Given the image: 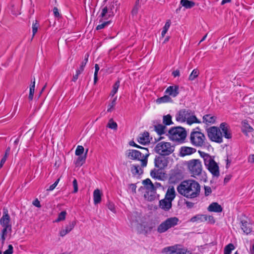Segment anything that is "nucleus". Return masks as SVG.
Masks as SVG:
<instances>
[{
	"label": "nucleus",
	"mask_w": 254,
	"mask_h": 254,
	"mask_svg": "<svg viewBox=\"0 0 254 254\" xmlns=\"http://www.w3.org/2000/svg\"><path fill=\"white\" fill-rule=\"evenodd\" d=\"M206 138L203 133L193 129L190 134V141L195 147H202L205 145Z\"/></svg>",
	"instance_id": "0eeeda50"
},
{
	"label": "nucleus",
	"mask_w": 254,
	"mask_h": 254,
	"mask_svg": "<svg viewBox=\"0 0 254 254\" xmlns=\"http://www.w3.org/2000/svg\"><path fill=\"white\" fill-rule=\"evenodd\" d=\"M206 216V221H208V222L210 223H215V220L212 216L210 215H205Z\"/></svg>",
	"instance_id": "6e6d98bb"
},
{
	"label": "nucleus",
	"mask_w": 254,
	"mask_h": 254,
	"mask_svg": "<svg viewBox=\"0 0 254 254\" xmlns=\"http://www.w3.org/2000/svg\"><path fill=\"white\" fill-rule=\"evenodd\" d=\"M216 119V117L210 114H207L203 117V123L206 125H210L214 124Z\"/></svg>",
	"instance_id": "b1692460"
},
{
	"label": "nucleus",
	"mask_w": 254,
	"mask_h": 254,
	"mask_svg": "<svg viewBox=\"0 0 254 254\" xmlns=\"http://www.w3.org/2000/svg\"><path fill=\"white\" fill-rule=\"evenodd\" d=\"M0 224L2 227L0 234V241L3 245L5 240L10 236L12 232L10 218L6 209H3V214L0 219Z\"/></svg>",
	"instance_id": "f03ea898"
},
{
	"label": "nucleus",
	"mask_w": 254,
	"mask_h": 254,
	"mask_svg": "<svg viewBox=\"0 0 254 254\" xmlns=\"http://www.w3.org/2000/svg\"><path fill=\"white\" fill-rule=\"evenodd\" d=\"M35 79L34 78L33 81L32 82V84L30 86L29 90V94L28 96V98L30 100H32L33 98V96L34 94L35 90Z\"/></svg>",
	"instance_id": "c9c22d12"
},
{
	"label": "nucleus",
	"mask_w": 254,
	"mask_h": 254,
	"mask_svg": "<svg viewBox=\"0 0 254 254\" xmlns=\"http://www.w3.org/2000/svg\"><path fill=\"white\" fill-rule=\"evenodd\" d=\"M171 20H168L164 26L163 27V30L162 31V33H161V36L162 37H164V36L165 35V34H166L167 32L168 31L169 27H170V25H171Z\"/></svg>",
	"instance_id": "4c0bfd02"
},
{
	"label": "nucleus",
	"mask_w": 254,
	"mask_h": 254,
	"mask_svg": "<svg viewBox=\"0 0 254 254\" xmlns=\"http://www.w3.org/2000/svg\"><path fill=\"white\" fill-rule=\"evenodd\" d=\"M53 12L55 16L56 17H59L60 16V13L59 12L58 8L56 7H55L53 9Z\"/></svg>",
	"instance_id": "052dcab7"
},
{
	"label": "nucleus",
	"mask_w": 254,
	"mask_h": 254,
	"mask_svg": "<svg viewBox=\"0 0 254 254\" xmlns=\"http://www.w3.org/2000/svg\"><path fill=\"white\" fill-rule=\"evenodd\" d=\"M165 92L173 97H175L179 93V86L177 85L170 86L166 89Z\"/></svg>",
	"instance_id": "a211bd4d"
},
{
	"label": "nucleus",
	"mask_w": 254,
	"mask_h": 254,
	"mask_svg": "<svg viewBox=\"0 0 254 254\" xmlns=\"http://www.w3.org/2000/svg\"><path fill=\"white\" fill-rule=\"evenodd\" d=\"M66 212L64 211H62L58 216V218L55 220V222H58L64 220L65 218V215H66Z\"/></svg>",
	"instance_id": "09e8293b"
},
{
	"label": "nucleus",
	"mask_w": 254,
	"mask_h": 254,
	"mask_svg": "<svg viewBox=\"0 0 254 254\" xmlns=\"http://www.w3.org/2000/svg\"><path fill=\"white\" fill-rule=\"evenodd\" d=\"M199 73V70L197 69H193L189 76V79L190 80H193L196 78Z\"/></svg>",
	"instance_id": "37998d69"
},
{
	"label": "nucleus",
	"mask_w": 254,
	"mask_h": 254,
	"mask_svg": "<svg viewBox=\"0 0 254 254\" xmlns=\"http://www.w3.org/2000/svg\"><path fill=\"white\" fill-rule=\"evenodd\" d=\"M168 136L170 140L180 142L186 138L187 132L185 128L182 127H174L169 130Z\"/></svg>",
	"instance_id": "20e7f679"
},
{
	"label": "nucleus",
	"mask_w": 254,
	"mask_h": 254,
	"mask_svg": "<svg viewBox=\"0 0 254 254\" xmlns=\"http://www.w3.org/2000/svg\"><path fill=\"white\" fill-rule=\"evenodd\" d=\"M179 222V219L176 217H172L167 218L163 221L157 227V232L159 233H163L169 229L177 226Z\"/></svg>",
	"instance_id": "423d86ee"
},
{
	"label": "nucleus",
	"mask_w": 254,
	"mask_h": 254,
	"mask_svg": "<svg viewBox=\"0 0 254 254\" xmlns=\"http://www.w3.org/2000/svg\"><path fill=\"white\" fill-rule=\"evenodd\" d=\"M142 184L144 185L145 189L150 192L153 191V184L149 179H146L143 181Z\"/></svg>",
	"instance_id": "c85d7f7f"
},
{
	"label": "nucleus",
	"mask_w": 254,
	"mask_h": 254,
	"mask_svg": "<svg viewBox=\"0 0 254 254\" xmlns=\"http://www.w3.org/2000/svg\"><path fill=\"white\" fill-rule=\"evenodd\" d=\"M155 130L159 135L163 134L165 133L166 127L165 125L159 124L154 126Z\"/></svg>",
	"instance_id": "2f4dec72"
},
{
	"label": "nucleus",
	"mask_w": 254,
	"mask_h": 254,
	"mask_svg": "<svg viewBox=\"0 0 254 254\" xmlns=\"http://www.w3.org/2000/svg\"><path fill=\"white\" fill-rule=\"evenodd\" d=\"M139 148L142 150V152H141V157H142L141 160V167H145L147 164L148 157L149 156V153L146 148L140 147Z\"/></svg>",
	"instance_id": "2eb2a0df"
},
{
	"label": "nucleus",
	"mask_w": 254,
	"mask_h": 254,
	"mask_svg": "<svg viewBox=\"0 0 254 254\" xmlns=\"http://www.w3.org/2000/svg\"><path fill=\"white\" fill-rule=\"evenodd\" d=\"M209 138L212 141L219 143L223 142V135L219 127H211L207 129Z\"/></svg>",
	"instance_id": "9d476101"
},
{
	"label": "nucleus",
	"mask_w": 254,
	"mask_h": 254,
	"mask_svg": "<svg viewBox=\"0 0 254 254\" xmlns=\"http://www.w3.org/2000/svg\"><path fill=\"white\" fill-rule=\"evenodd\" d=\"M153 187H153V191H152V192H154L157 188L161 187L162 186L160 183H155L153 184Z\"/></svg>",
	"instance_id": "680f3d73"
},
{
	"label": "nucleus",
	"mask_w": 254,
	"mask_h": 254,
	"mask_svg": "<svg viewBox=\"0 0 254 254\" xmlns=\"http://www.w3.org/2000/svg\"><path fill=\"white\" fill-rule=\"evenodd\" d=\"M180 4L187 9H190L195 5V2L189 0H181Z\"/></svg>",
	"instance_id": "c756f323"
},
{
	"label": "nucleus",
	"mask_w": 254,
	"mask_h": 254,
	"mask_svg": "<svg viewBox=\"0 0 254 254\" xmlns=\"http://www.w3.org/2000/svg\"><path fill=\"white\" fill-rule=\"evenodd\" d=\"M174 150L175 146L168 142H159L155 147L156 152L161 155H169L174 151Z\"/></svg>",
	"instance_id": "39448f33"
},
{
	"label": "nucleus",
	"mask_w": 254,
	"mask_h": 254,
	"mask_svg": "<svg viewBox=\"0 0 254 254\" xmlns=\"http://www.w3.org/2000/svg\"><path fill=\"white\" fill-rule=\"evenodd\" d=\"M165 155L156 156L154 159V163L156 167L163 169L168 165V158L165 157Z\"/></svg>",
	"instance_id": "f8f14e48"
},
{
	"label": "nucleus",
	"mask_w": 254,
	"mask_h": 254,
	"mask_svg": "<svg viewBox=\"0 0 254 254\" xmlns=\"http://www.w3.org/2000/svg\"><path fill=\"white\" fill-rule=\"evenodd\" d=\"M198 153L200 156L203 159L204 164L212 158L208 154L204 152L198 151Z\"/></svg>",
	"instance_id": "e433bc0d"
},
{
	"label": "nucleus",
	"mask_w": 254,
	"mask_h": 254,
	"mask_svg": "<svg viewBox=\"0 0 254 254\" xmlns=\"http://www.w3.org/2000/svg\"><path fill=\"white\" fill-rule=\"evenodd\" d=\"M117 124L114 122L113 119H110L109 123L107 125V127L111 129L116 130L117 129Z\"/></svg>",
	"instance_id": "a18cd8bd"
},
{
	"label": "nucleus",
	"mask_w": 254,
	"mask_h": 254,
	"mask_svg": "<svg viewBox=\"0 0 254 254\" xmlns=\"http://www.w3.org/2000/svg\"><path fill=\"white\" fill-rule=\"evenodd\" d=\"M174 77H176L177 76H180V71L179 70H176L174 71L172 73Z\"/></svg>",
	"instance_id": "69168bd1"
},
{
	"label": "nucleus",
	"mask_w": 254,
	"mask_h": 254,
	"mask_svg": "<svg viewBox=\"0 0 254 254\" xmlns=\"http://www.w3.org/2000/svg\"><path fill=\"white\" fill-rule=\"evenodd\" d=\"M73 186L74 188L73 192L76 193L78 191V184L77 182L75 179H74L73 181Z\"/></svg>",
	"instance_id": "4d7b16f0"
},
{
	"label": "nucleus",
	"mask_w": 254,
	"mask_h": 254,
	"mask_svg": "<svg viewBox=\"0 0 254 254\" xmlns=\"http://www.w3.org/2000/svg\"><path fill=\"white\" fill-rule=\"evenodd\" d=\"M162 252L166 254H191L187 249L180 245H175L164 248Z\"/></svg>",
	"instance_id": "1a4fd4ad"
},
{
	"label": "nucleus",
	"mask_w": 254,
	"mask_h": 254,
	"mask_svg": "<svg viewBox=\"0 0 254 254\" xmlns=\"http://www.w3.org/2000/svg\"><path fill=\"white\" fill-rule=\"evenodd\" d=\"M119 6V4L118 3V1L116 0L111 3V4L108 6L109 10H111L113 12L117 11Z\"/></svg>",
	"instance_id": "ea45409f"
},
{
	"label": "nucleus",
	"mask_w": 254,
	"mask_h": 254,
	"mask_svg": "<svg viewBox=\"0 0 254 254\" xmlns=\"http://www.w3.org/2000/svg\"><path fill=\"white\" fill-rule=\"evenodd\" d=\"M125 155L129 159L141 162L142 157H141V152L135 149H128L126 152Z\"/></svg>",
	"instance_id": "ddd939ff"
},
{
	"label": "nucleus",
	"mask_w": 254,
	"mask_h": 254,
	"mask_svg": "<svg viewBox=\"0 0 254 254\" xmlns=\"http://www.w3.org/2000/svg\"><path fill=\"white\" fill-rule=\"evenodd\" d=\"M212 192L211 189L209 186L204 187V193L206 196L209 195Z\"/></svg>",
	"instance_id": "5fc2aeb1"
},
{
	"label": "nucleus",
	"mask_w": 254,
	"mask_h": 254,
	"mask_svg": "<svg viewBox=\"0 0 254 254\" xmlns=\"http://www.w3.org/2000/svg\"><path fill=\"white\" fill-rule=\"evenodd\" d=\"M88 152V149L86 150L84 156H79V157L77 158L75 164L77 166H82L83 163L85 162L86 158V155Z\"/></svg>",
	"instance_id": "473e14b6"
},
{
	"label": "nucleus",
	"mask_w": 254,
	"mask_h": 254,
	"mask_svg": "<svg viewBox=\"0 0 254 254\" xmlns=\"http://www.w3.org/2000/svg\"><path fill=\"white\" fill-rule=\"evenodd\" d=\"M9 152H10V148L8 147L5 151V154H4V156L3 157V158L1 159V161H0V168H1L3 166V165L6 161L7 158L9 155Z\"/></svg>",
	"instance_id": "79ce46f5"
},
{
	"label": "nucleus",
	"mask_w": 254,
	"mask_h": 254,
	"mask_svg": "<svg viewBox=\"0 0 254 254\" xmlns=\"http://www.w3.org/2000/svg\"><path fill=\"white\" fill-rule=\"evenodd\" d=\"M13 253V247L11 245H9L8 249L3 252V254H12Z\"/></svg>",
	"instance_id": "864d4df0"
},
{
	"label": "nucleus",
	"mask_w": 254,
	"mask_h": 254,
	"mask_svg": "<svg viewBox=\"0 0 254 254\" xmlns=\"http://www.w3.org/2000/svg\"><path fill=\"white\" fill-rule=\"evenodd\" d=\"M88 57H89V54L87 53L86 54H85V55L84 56V59L82 61L79 68L77 69L78 72H82L83 71L84 67L85 66V65L88 62Z\"/></svg>",
	"instance_id": "72a5a7b5"
},
{
	"label": "nucleus",
	"mask_w": 254,
	"mask_h": 254,
	"mask_svg": "<svg viewBox=\"0 0 254 254\" xmlns=\"http://www.w3.org/2000/svg\"><path fill=\"white\" fill-rule=\"evenodd\" d=\"M173 100L168 95H165L163 97L158 98L156 102L157 104H162L165 103L172 102Z\"/></svg>",
	"instance_id": "7c9ffc66"
},
{
	"label": "nucleus",
	"mask_w": 254,
	"mask_h": 254,
	"mask_svg": "<svg viewBox=\"0 0 254 254\" xmlns=\"http://www.w3.org/2000/svg\"><path fill=\"white\" fill-rule=\"evenodd\" d=\"M84 147L82 146L78 145L76 149L75 150V155L77 156H80L84 152Z\"/></svg>",
	"instance_id": "8fccbe9b"
},
{
	"label": "nucleus",
	"mask_w": 254,
	"mask_h": 254,
	"mask_svg": "<svg viewBox=\"0 0 254 254\" xmlns=\"http://www.w3.org/2000/svg\"><path fill=\"white\" fill-rule=\"evenodd\" d=\"M241 228L244 233L248 234L252 231L251 224L245 220L241 221Z\"/></svg>",
	"instance_id": "393cba45"
},
{
	"label": "nucleus",
	"mask_w": 254,
	"mask_h": 254,
	"mask_svg": "<svg viewBox=\"0 0 254 254\" xmlns=\"http://www.w3.org/2000/svg\"><path fill=\"white\" fill-rule=\"evenodd\" d=\"M137 140L140 144H145L149 142V133L145 132L140 134L138 137Z\"/></svg>",
	"instance_id": "4be33fe9"
},
{
	"label": "nucleus",
	"mask_w": 254,
	"mask_h": 254,
	"mask_svg": "<svg viewBox=\"0 0 254 254\" xmlns=\"http://www.w3.org/2000/svg\"><path fill=\"white\" fill-rule=\"evenodd\" d=\"M172 201L164 198L159 201L160 207L165 211L169 210L172 207Z\"/></svg>",
	"instance_id": "aec40b11"
},
{
	"label": "nucleus",
	"mask_w": 254,
	"mask_h": 254,
	"mask_svg": "<svg viewBox=\"0 0 254 254\" xmlns=\"http://www.w3.org/2000/svg\"><path fill=\"white\" fill-rule=\"evenodd\" d=\"M139 7V0H137L135 2V4L131 11L132 15H136L137 14Z\"/></svg>",
	"instance_id": "c03bdc74"
},
{
	"label": "nucleus",
	"mask_w": 254,
	"mask_h": 254,
	"mask_svg": "<svg viewBox=\"0 0 254 254\" xmlns=\"http://www.w3.org/2000/svg\"><path fill=\"white\" fill-rule=\"evenodd\" d=\"M39 27V24L37 20H35L33 22L32 24V38L35 36V34L37 33L38 31V29Z\"/></svg>",
	"instance_id": "49530a36"
},
{
	"label": "nucleus",
	"mask_w": 254,
	"mask_h": 254,
	"mask_svg": "<svg viewBox=\"0 0 254 254\" xmlns=\"http://www.w3.org/2000/svg\"><path fill=\"white\" fill-rule=\"evenodd\" d=\"M111 23V21H105V22H102L101 24H99L97 27H96V30H101L102 29H103L104 28H105L106 26H108L109 24H110V23Z\"/></svg>",
	"instance_id": "3c124183"
},
{
	"label": "nucleus",
	"mask_w": 254,
	"mask_h": 254,
	"mask_svg": "<svg viewBox=\"0 0 254 254\" xmlns=\"http://www.w3.org/2000/svg\"><path fill=\"white\" fill-rule=\"evenodd\" d=\"M108 208L113 212H116V209L114 204L112 202H109L108 204Z\"/></svg>",
	"instance_id": "13d9d810"
},
{
	"label": "nucleus",
	"mask_w": 254,
	"mask_h": 254,
	"mask_svg": "<svg viewBox=\"0 0 254 254\" xmlns=\"http://www.w3.org/2000/svg\"><path fill=\"white\" fill-rule=\"evenodd\" d=\"M136 186L135 184H131L129 185V189L132 191V192L135 193Z\"/></svg>",
	"instance_id": "bf43d9fd"
},
{
	"label": "nucleus",
	"mask_w": 254,
	"mask_h": 254,
	"mask_svg": "<svg viewBox=\"0 0 254 254\" xmlns=\"http://www.w3.org/2000/svg\"><path fill=\"white\" fill-rule=\"evenodd\" d=\"M175 197L176 191L174 187L172 186H169L165 194V198L172 201Z\"/></svg>",
	"instance_id": "f3484780"
},
{
	"label": "nucleus",
	"mask_w": 254,
	"mask_h": 254,
	"mask_svg": "<svg viewBox=\"0 0 254 254\" xmlns=\"http://www.w3.org/2000/svg\"><path fill=\"white\" fill-rule=\"evenodd\" d=\"M219 128L222 132V135L226 138L230 139L232 138V134L229 126L225 123L220 124Z\"/></svg>",
	"instance_id": "4468645a"
},
{
	"label": "nucleus",
	"mask_w": 254,
	"mask_h": 254,
	"mask_svg": "<svg viewBox=\"0 0 254 254\" xmlns=\"http://www.w3.org/2000/svg\"><path fill=\"white\" fill-rule=\"evenodd\" d=\"M248 161L250 163H254V154L251 155L249 156Z\"/></svg>",
	"instance_id": "338daca9"
},
{
	"label": "nucleus",
	"mask_w": 254,
	"mask_h": 254,
	"mask_svg": "<svg viewBox=\"0 0 254 254\" xmlns=\"http://www.w3.org/2000/svg\"><path fill=\"white\" fill-rule=\"evenodd\" d=\"M207 210L210 212H221L222 207L217 202H213L208 206Z\"/></svg>",
	"instance_id": "5701e85b"
},
{
	"label": "nucleus",
	"mask_w": 254,
	"mask_h": 254,
	"mask_svg": "<svg viewBox=\"0 0 254 254\" xmlns=\"http://www.w3.org/2000/svg\"><path fill=\"white\" fill-rule=\"evenodd\" d=\"M235 247L232 243L229 244L224 248V254H231L232 251L234 250Z\"/></svg>",
	"instance_id": "58836bf2"
},
{
	"label": "nucleus",
	"mask_w": 254,
	"mask_h": 254,
	"mask_svg": "<svg viewBox=\"0 0 254 254\" xmlns=\"http://www.w3.org/2000/svg\"><path fill=\"white\" fill-rule=\"evenodd\" d=\"M142 168L140 167L138 165L133 164L131 165L130 170L132 174L134 175H138L143 173Z\"/></svg>",
	"instance_id": "a878e982"
},
{
	"label": "nucleus",
	"mask_w": 254,
	"mask_h": 254,
	"mask_svg": "<svg viewBox=\"0 0 254 254\" xmlns=\"http://www.w3.org/2000/svg\"><path fill=\"white\" fill-rule=\"evenodd\" d=\"M196 152V149L191 147L183 146L180 149V153L181 156L191 155Z\"/></svg>",
	"instance_id": "6ab92c4d"
},
{
	"label": "nucleus",
	"mask_w": 254,
	"mask_h": 254,
	"mask_svg": "<svg viewBox=\"0 0 254 254\" xmlns=\"http://www.w3.org/2000/svg\"><path fill=\"white\" fill-rule=\"evenodd\" d=\"M81 72H78V70H77L76 71V74L75 75H73V79H72V80L74 81V82H75L77 79H78V76L81 73Z\"/></svg>",
	"instance_id": "e2e57ef3"
},
{
	"label": "nucleus",
	"mask_w": 254,
	"mask_h": 254,
	"mask_svg": "<svg viewBox=\"0 0 254 254\" xmlns=\"http://www.w3.org/2000/svg\"><path fill=\"white\" fill-rule=\"evenodd\" d=\"M115 12H113L111 10H109L107 6H105L102 9L100 16L101 18L108 19L115 15Z\"/></svg>",
	"instance_id": "412c9836"
},
{
	"label": "nucleus",
	"mask_w": 254,
	"mask_h": 254,
	"mask_svg": "<svg viewBox=\"0 0 254 254\" xmlns=\"http://www.w3.org/2000/svg\"><path fill=\"white\" fill-rule=\"evenodd\" d=\"M188 169L191 176L195 177L201 174L202 171V166L201 161L199 159H192L187 162Z\"/></svg>",
	"instance_id": "6e6552de"
},
{
	"label": "nucleus",
	"mask_w": 254,
	"mask_h": 254,
	"mask_svg": "<svg viewBox=\"0 0 254 254\" xmlns=\"http://www.w3.org/2000/svg\"><path fill=\"white\" fill-rule=\"evenodd\" d=\"M163 123L165 126H170L173 124L172 121V116L168 114L163 117Z\"/></svg>",
	"instance_id": "f704fd0d"
},
{
	"label": "nucleus",
	"mask_w": 254,
	"mask_h": 254,
	"mask_svg": "<svg viewBox=\"0 0 254 254\" xmlns=\"http://www.w3.org/2000/svg\"><path fill=\"white\" fill-rule=\"evenodd\" d=\"M175 118L177 122L180 123L186 122L189 125L200 123L194 115V113L189 109L180 110L176 114Z\"/></svg>",
	"instance_id": "7ed1b4c3"
},
{
	"label": "nucleus",
	"mask_w": 254,
	"mask_h": 254,
	"mask_svg": "<svg viewBox=\"0 0 254 254\" xmlns=\"http://www.w3.org/2000/svg\"><path fill=\"white\" fill-rule=\"evenodd\" d=\"M177 190L182 195L188 198H194L199 194L200 186L196 181L189 180L183 181Z\"/></svg>",
	"instance_id": "f257e3e1"
},
{
	"label": "nucleus",
	"mask_w": 254,
	"mask_h": 254,
	"mask_svg": "<svg viewBox=\"0 0 254 254\" xmlns=\"http://www.w3.org/2000/svg\"><path fill=\"white\" fill-rule=\"evenodd\" d=\"M120 82L119 80L115 82L113 85V89L110 93V96H114L115 94L117 92L118 88L120 86Z\"/></svg>",
	"instance_id": "a19ab883"
},
{
	"label": "nucleus",
	"mask_w": 254,
	"mask_h": 254,
	"mask_svg": "<svg viewBox=\"0 0 254 254\" xmlns=\"http://www.w3.org/2000/svg\"><path fill=\"white\" fill-rule=\"evenodd\" d=\"M56 187V185L53 184L51 185L48 189H47V191H52Z\"/></svg>",
	"instance_id": "774afa93"
},
{
	"label": "nucleus",
	"mask_w": 254,
	"mask_h": 254,
	"mask_svg": "<svg viewBox=\"0 0 254 254\" xmlns=\"http://www.w3.org/2000/svg\"><path fill=\"white\" fill-rule=\"evenodd\" d=\"M33 204L34 206H35L36 207H41L40 202V201L37 199H36L35 200H34L33 202Z\"/></svg>",
	"instance_id": "0e129e2a"
},
{
	"label": "nucleus",
	"mask_w": 254,
	"mask_h": 254,
	"mask_svg": "<svg viewBox=\"0 0 254 254\" xmlns=\"http://www.w3.org/2000/svg\"><path fill=\"white\" fill-rule=\"evenodd\" d=\"M206 216L204 214H197L192 217L190 221L191 222L201 223L206 221Z\"/></svg>",
	"instance_id": "bb28decb"
},
{
	"label": "nucleus",
	"mask_w": 254,
	"mask_h": 254,
	"mask_svg": "<svg viewBox=\"0 0 254 254\" xmlns=\"http://www.w3.org/2000/svg\"><path fill=\"white\" fill-rule=\"evenodd\" d=\"M213 177L218 178L220 176L219 168L217 163L213 158L204 164Z\"/></svg>",
	"instance_id": "9b49d317"
},
{
	"label": "nucleus",
	"mask_w": 254,
	"mask_h": 254,
	"mask_svg": "<svg viewBox=\"0 0 254 254\" xmlns=\"http://www.w3.org/2000/svg\"><path fill=\"white\" fill-rule=\"evenodd\" d=\"M150 175L152 178H160V176L159 175L158 171L156 170H152L150 172Z\"/></svg>",
	"instance_id": "603ef678"
},
{
	"label": "nucleus",
	"mask_w": 254,
	"mask_h": 254,
	"mask_svg": "<svg viewBox=\"0 0 254 254\" xmlns=\"http://www.w3.org/2000/svg\"><path fill=\"white\" fill-rule=\"evenodd\" d=\"M75 225V221L70 222L64 228L61 230L59 233L60 236L64 237L69 233L74 228Z\"/></svg>",
	"instance_id": "dca6fc26"
},
{
	"label": "nucleus",
	"mask_w": 254,
	"mask_h": 254,
	"mask_svg": "<svg viewBox=\"0 0 254 254\" xmlns=\"http://www.w3.org/2000/svg\"><path fill=\"white\" fill-rule=\"evenodd\" d=\"M101 192L99 189H96L93 192V200L95 204L99 203L101 201Z\"/></svg>",
	"instance_id": "cd10ccee"
},
{
	"label": "nucleus",
	"mask_w": 254,
	"mask_h": 254,
	"mask_svg": "<svg viewBox=\"0 0 254 254\" xmlns=\"http://www.w3.org/2000/svg\"><path fill=\"white\" fill-rule=\"evenodd\" d=\"M117 98V97H115L112 101L111 103L109 104L107 112H111L113 111L116 104Z\"/></svg>",
	"instance_id": "de8ad7c7"
}]
</instances>
